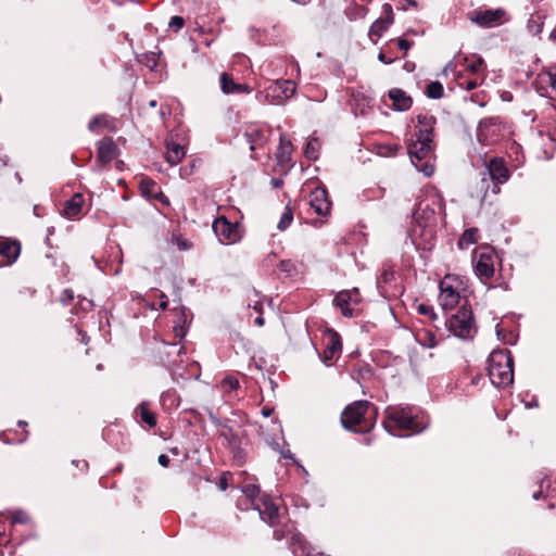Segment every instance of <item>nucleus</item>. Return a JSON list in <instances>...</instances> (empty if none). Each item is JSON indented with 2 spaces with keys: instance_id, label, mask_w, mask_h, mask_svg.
I'll return each instance as SVG.
<instances>
[{
  "instance_id": "f257e3e1",
  "label": "nucleus",
  "mask_w": 556,
  "mask_h": 556,
  "mask_svg": "<svg viewBox=\"0 0 556 556\" xmlns=\"http://www.w3.org/2000/svg\"><path fill=\"white\" fill-rule=\"evenodd\" d=\"M488 372L492 384L506 387L514 381V359L508 350L493 351L488 359Z\"/></svg>"
},
{
  "instance_id": "f03ea898",
  "label": "nucleus",
  "mask_w": 556,
  "mask_h": 556,
  "mask_svg": "<svg viewBox=\"0 0 556 556\" xmlns=\"http://www.w3.org/2000/svg\"><path fill=\"white\" fill-rule=\"evenodd\" d=\"M384 415L383 427L391 434H394L395 430H408L418 433L424 429L419 427L414 408L409 405H390L386 408Z\"/></svg>"
},
{
  "instance_id": "7ed1b4c3",
  "label": "nucleus",
  "mask_w": 556,
  "mask_h": 556,
  "mask_svg": "<svg viewBox=\"0 0 556 556\" xmlns=\"http://www.w3.org/2000/svg\"><path fill=\"white\" fill-rule=\"evenodd\" d=\"M446 326L450 332L462 340H471L477 333L472 311L465 304L447 319Z\"/></svg>"
},
{
  "instance_id": "20e7f679",
  "label": "nucleus",
  "mask_w": 556,
  "mask_h": 556,
  "mask_svg": "<svg viewBox=\"0 0 556 556\" xmlns=\"http://www.w3.org/2000/svg\"><path fill=\"white\" fill-rule=\"evenodd\" d=\"M208 417L212 424L217 428L218 434L226 441V446L232 452L233 458L238 464H242L245 454L241 450V439L238 432L230 425L229 419H220L214 413L210 412Z\"/></svg>"
},
{
  "instance_id": "39448f33",
  "label": "nucleus",
  "mask_w": 556,
  "mask_h": 556,
  "mask_svg": "<svg viewBox=\"0 0 556 556\" xmlns=\"http://www.w3.org/2000/svg\"><path fill=\"white\" fill-rule=\"evenodd\" d=\"M295 92V84L292 80H276L268 85L264 91L256 94V99L262 103L281 104L290 99Z\"/></svg>"
},
{
  "instance_id": "423d86ee",
  "label": "nucleus",
  "mask_w": 556,
  "mask_h": 556,
  "mask_svg": "<svg viewBox=\"0 0 556 556\" xmlns=\"http://www.w3.org/2000/svg\"><path fill=\"white\" fill-rule=\"evenodd\" d=\"M369 406L370 403L364 400L349 404L341 414V424L343 428L354 432H364L365 430H358L355 429V427L362 425Z\"/></svg>"
},
{
  "instance_id": "0eeeda50",
  "label": "nucleus",
  "mask_w": 556,
  "mask_h": 556,
  "mask_svg": "<svg viewBox=\"0 0 556 556\" xmlns=\"http://www.w3.org/2000/svg\"><path fill=\"white\" fill-rule=\"evenodd\" d=\"M213 230L223 244H233L241 239V229L238 223H230L226 217L220 216L213 223Z\"/></svg>"
},
{
  "instance_id": "6e6552de",
  "label": "nucleus",
  "mask_w": 556,
  "mask_h": 556,
  "mask_svg": "<svg viewBox=\"0 0 556 556\" xmlns=\"http://www.w3.org/2000/svg\"><path fill=\"white\" fill-rule=\"evenodd\" d=\"M506 11L502 8L494 10H475L467 14L468 18L483 28H492L502 24Z\"/></svg>"
},
{
  "instance_id": "1a4fd4ad",
  "label": "nucleus",
  "mask_w": 556,
  "mask_h": 556,
  "mask_svg": "<svg viewBox=\"0 0 556 556\" xmlns=\"http://www.w3.org/2000/svg\"><path fill=\"white\" fill-rule=\"evenodd\" d=\"M488 173L491 177V179L495 182V186L493 188V192L497 193L500 191V188L497 185L504 184L509 179V170L506 167L505 163L501 159H492L490 160L488 166H486Z\"/></svg>"
},
{
  "instance_id": "9d476101",
  "label": "nucleus",
  "mask_w": 556,
  "mask_h": 556,
  "mask_svg": "<svg viewBox=\"0 0 556 556\" xmlns=\"http://www.w3.org/2000/svg\"><path fill=\"white\" fill-rule=\"evenodd\" d=\"M21 253L17 241L0 238V267L13 264Z\"/></svg>"
},
{
  "instance_id": "9b49d317",
  "label": "nucleus",
  "mask_w": 556,
  "mask_h": 556,
  "mask_svg": "<svg viewBox=\"0 0 556 556\" xmlns=\"http://www.w3.org/2000/svg\"><path fill=\"white\" fill-rule=\"evenodd\" d=\"M254 508L258 510L261 519L270 526L279 518L278 505L267 495H264Z\"/></svg>"
},
{
  "instance_id": "f8f14e48",
  "label": "nucleus",
  "mask_w": 556,
  "mask_h": 556,
  "mask_svg": "<svg viewBox=\"0 0 556 556\" xmlns=\"http://www.w3.org/2000/svg\"><path fill=\"white\" fill-rule=\"evenodd\" d=\"M309 205L317 215L326 216L330 212L331 202L328 199V193L324 188H316L309 194Z\"/></svg>"
},
{
  "instance_id": "ddd939ff",
  "label": "nucleus",
  "mask_w": 556,
  "mask_h": 556,
  "mask_svg": "<svg viewBox=\"0 0 556 556\" xmlns=\"http://www.w3.org/2000/svg\"><path fill=\"white\" fill-rule=\"evenodd\" d=\"M433 143L432 139H422L417 137V140L408 146V154L412 162L422 161L432 152Z\"/></svg>"
},
{
  "instance_id": "4468645a",
  "label": "nucleus",
  "mask_w": 556,
  "mask_h": 556,
  "mask_svg": "<svg viewBox=\"0 0 556 556\" xmlns=\"http://www.w3.org/2000/svg\"><path fill=\"white\" fill-rule=\"evenodd\" d=\"M326 336L327 343L323 352V361L325 363L333 359L342 350L341 337L337 331L333 329H327Z\"/></svg>"
},
{
  "instance_id": "2eb2a0df",
  "label": "nucleus",
  "mask_w": 556,
  "mask_h": 556,
  "mask_svg": "<svg viewBox=\"0 0 556 556\" xmlns=\"http://www.w3.org/2000/svg\"><path fill=\"white\" fill-rule=\"evenodd\" d=\"M117 155V147L112 138L105 137L98 142L97 162L101 165L111 163Z\"/></svg>"
},
{
  "instance_id": "dca6fc26",
  "label": "nucleus",
  "mask_w": 556,
  "mask_h": 556,
  "mask_svg": "<svg viewBox=\"0 0 556 556\" xmlns=\"http://www.w3.org/2000/svg\"><path fill=\"white\" fill-rule=\"evenodd\" d=\"M440 291L439 301L444 311L452 309L458 304L460 295L452 286L442 281Z\"/></svg>"
},
{
  "instance_id": "f3484780",
  "label": "nucleus",
  "mask_w": 556,
  "mask_h": 556,
  "mask_svg": "<svg viewBox=\"0 0 556 556\" xmlns=\"http://www.w3.org/2000/svg\"><path fill=\"white\" fill-rule=\"evenodd\" d=\"M388 96L392 100V109L395 111H407L413 105V99L400 88L390 89Z\"/></svg>"
},
{
  "instance_id": "a211bd4d",
  "label": "nucleus",
  "mask_w": 556,
  "mask_h": 556,
  "mask_svg": "<svg viewBox=\"0 0 556 556\" xmlns=\"http://www.w3.org/2000/svg\"><path fill=\"white\" fill-rule=\"evenodd\" d=\"M243 138L245 142L250 144L251 151L263 147L268 140L266 131L257 127L248 128L243 134Z\"/></svg>"
},
{
  "instance_id": "6ab92c4d",
  "label": "nucleus",
  "mask_w": 556,
  "mask_h": 556,
  "mask_svg": "<svg viewBox=\"0 0 556 556\" xmlns=\"http://www.w3.org/2000/svg\"><path fill=\"white\" fill-rule=\"evenodd\" d=\"M476 274L480 278L490 279L494 275V265L491 255L480 254L475 265Z\"/></svg>"
},
{
  "instance_id": "aec40b11",
  "label": "nucleus",
  "mask_w": 556,
  "mask_h": 556,
  "mask_svg": "<svg viewBox=\"0 0 556 556\" xmlns=\"http://www.w3.org/2000/svg\"><path fill=\"white\" fill-rule=\"evenodd\" d=\"M185 154L186 151L181 144L174 142L173 140H166L165 159L169 165H177L184 159Z\"/></svg>"
},
{
  "instance_id": "412c9836",
  "label": "nucleus",
  "mask_w": 556,
  "mask_h": 556,
  "mask_svg": "<svg viewBox=\"0 0 556 556\" xmlns=\"http://www.w3.org/2000/svg\"><path fill=\"white\" fill-rule=\"evenodd\" d=\"M417 122L419 125L417 137L422 139H432V130L437 122L435 117L428 114H419L417 115Z\"/></svg>"
},
{
  "instance_id": "4be33fe9",
  "label": "nucleus",
  "mask_w": 556,
  "mask_h": 556,
  "mask_svg": "<svg viewBox=\"0 0 556 556\" xmlns=\"http://www.w3.org/2000/svg\"><path fill=\"white\" fill-rule=\"evenodd\" d=\"M84 202L85 200L83 194L75 193L71 199L65 201L63 214L68 218L77 216L81 212Z\"/></svg>"
},
{
  "instance_id": "5701e85b",
  "label": "nucleus",
  "mask_w": 556,
  "mask_h": 556,
  "mask_svg": "<svg viewBox=\"0 0 556 556\" xmlns=\"http://www.w3.org/2000/svg\"><path fill=\"white\" fill-rule=\"evenodd\" d=\"M333 304L336 307H338L341 311L343 316H345V317L354 316V311L351 307L352 306L351 294L348 293L345 290L340 291L336 295V298L333 299Z\"/></svg>"
},
{
  "instance_id": "b1692460",
  "label": "nucleus",
  "mask_w": 556,
  "mask_h": 556,
  "mask_svg": "<svg viewBox=\"0 0 556 556\" xmlns=\"http://www.w3.org/2000/svg\"><path fill=\"white\" fill-rule=\"evenodd\" d=\"M292 144L291 141L280 136V142L276 152V159L279 164H286L291 160Z\"/></svg>"
},
{
  "instance_id": "393cba45",
  "label": "nucleus",
  "mask_w": 556,
  "mask_h": 556,
  "mask_svg": "<svg viewBox=\"0 0 556 556\" xmlns=\"http://www.w3.org/2000/svg\"><path fill=\"white\" fill-rule=\"evenodd\" d=\"M479 240V229L468 228L466 229L460 238L458 239L457 245L460 250L468 249L469 245L477 243Z\"/></svg>"
},
{
  "instance_id": "a878e982",
  "label": "nucleus",
  "mask_w": 556,
  "mask_h": 556,
  "mask_svg": "<svg viewBox=\"0 0 556 556\" xmlns=\"http://www.w3.org/2000/svg\"><path fill=\"white\" fill-rule=\"evenodd\" d=\"M135 413L140 416V419L142 422L147 424L150 428H153L156 426V417L155 415L149 409V404L147 402H141Z\"/></svg>"
},
{
  "instance_id": "bb28decb",
  "label": "nucleus",
  "mask_w": 556,
  "mask_h": 556,
  "mask_svg": "<svg viewBox=\"0 0 556 556\" xmlns=\"http://www.w3.org/2000/svg\"><path fill=\"white\" fill-rule=\"evenodd\" d=\"M426 94L430 99H441L444 94L443 85L440 81H431L426 87Z\"/></svg>"
},
{
  "instance_id": "cd10ccee",
  "label": "nucleus",
  "mask_w": 556,
  "mask_h": 556,
  "mask_svg": "<svg viewBox=\"0 0 556 556\" xmlns=\"http://www.w3.org/2000/svg\"><path fill=\"white\" fill-rule=\"evenodd\" d=\"M391 25L388 21L380 17L377 21L372 23V25L369 28V36H377L381 37L382 34L388 29V27Z\"/></svg>"
},
{
  "instance_id": "c85d7f7f",
  "label": "nucleus",
  "mask_w": 556,
  "mask_h": 556,
  "mask_svg": "<svg viewBox=\"0 0 556 556\" xmlns=\"http://www.w3.org/2000/svg\"><path fill=\"white\" fill-rule=\"evenodd\" d=\"M219 81H220V89H222V91L225 94L233 93L235 86H236L237 83H235V80H233L231 75H229L228 73L224 72L220 75Z\"/></svg>"
},
{
  "instance_id": "c756f323",
  "label": "nucleus",
  "mask_w": 556,
  "mask_h": 556,
  "mask_svg": "<svg viewBox=\"0 0 556 556\" xmlns=\"http://www.w3.org/2000/svg\"><path fill=\"white\" fill-rule=\"evenodd\" d=\"M320 148V143L317 139H312L307 142L304 154L309 160H316L318 157V151Z\"/></svg>"
},
{
  "instance_id": "7c9ffc66",
  "label": "nucleus",
  "mask_w": 556,
  "mask_h": 556,
  "mask_svg": "<svg viewBox=\"0 0 556 556\" xmlns=\"http://www.w3.org/2000/svg\"><path fill=\"white\" fill-rule=\"evenodd\" d=\"M292 220H293L292 210L289 206H286V208L280 217V220L278 223V226H277L278 229L281 231L286 230L290 226Z\"/></svg>"
},
{
  "instance_id": "2f4dec72",
  "label": "nucleus",
  "mask_w": 556,
  "mask_h": 556,
  "mask_svg": "<svg viewBox=\"0 0 556 556\" xmlns=\"http://www.w3.org/2000/svg\"><path fill=\"white\" fill-rule=\"evenodd\" d=\"M140 191L146 197H154V189L156 187L155 182L149 178H143L140 181Z\"/></svg>"
},
{
  "instance_id": "473e14b6",
  "label": "nucleus",
  "mask_w": 556,
  "mask_h": 556,
  "mask_svg": "<svg viewBox=\"0 0 556 556\" xmlns=\"http://www.w3.org/2000/svg\"><path fill=\"white\" fill-rule=\"evenodd\" d=\"M220 387L226 392L235 391L239 388V380L232 376H227L222 380Z\"/></svg>"
},
{
  "instance_id": "72a5a7b5",
  "label": "nucleus",
  "mask_w": 556,
  "mask_h": 556,
  "mask_svg": "<svg viewBox=\"0 0 556 556\" xmlns=\"http://www.w3.org/2000/svg\"><path fill=\"white\" fill-rule=\"evenodd\" d=\"M485 62L481 56H477L475 61L467 64V70L472 74H478L479 72L485 70Z\"/></svg>"
},
{
  "instance_id": "f704fd0d",
  "label": "nucleus",
  "mask_w": 556,
  "mask_h": 556,
  "mask_svg": "<svg viewBox=\"0 0 556 556\" xmlns=\"http://www.w3.org/2000/svg\"><path fill=\"white\" fill-rule=\"evenodd\" d=\"M106 124V116L105 115H97L93 118H91L88 123V129L90 131H96L100 126H103Z\"/></svg>"
},
{
  "instance_id": "c9c22d12",
  "label": "nucleus",
  "mask_w": 556,
  "mask_h": 556,
  "mask_svg": "<svg viewBox=\"0 0 556 556\" xmlns=\"http://www.w3.org/2000/svg\"><path fill=\"white\" fill-rule=\"evenodd\" d=\"M393 276L394 273L391 268H383L377 279L378 286L389 283L393 279Z\"/></svg>"
},
{
  "instance_id": "e433bc0d",
  "label": "nucleus",
  "mask_w": 556,
  "mask_h": 556,
  "mask_svg": "<svg viewBox=\"0 0 556 556\" xmlns=\"http://www.w3.org/2000/svg\"><path fill=\"white\" fill-rule=\"evenodd\" d=\"M417 311L419 314L429 316L431 320H435L438 318L437 313L434 312L432 306L426 305V304H419L417 307Z\"/></svg>"
},
{
  "instance_id": "4c0bfd02",
  "label": "nucleus",
  "mask_w": 556,
  "mask_h": 556,
  "mask_svg": "<svg viewBox=\"0 0 556 556\" xmlns=\"http://www.w3.org/2000/svg\"><path fill=\"white\" fill-rule=\"evenodd\" d=\"M292 545L293 546H299L300 549H302L303 552L309 554V551L307 549V544L305 542V539L300 533H296V534L292 535Z\"/></svg>"
},
{
  "instance_id": "58836bf2",
  "label": "nucleus",
  "mask_w": 556,
  "mask_h": 556,
  "mask_svg": "<svg viewBox=\"0 0 556 556\" xmlns=\"http://www.w3.org/2000/svg\"><path fill=\"white\" fill-rule=\"evenodd\" d=\"M243 493L249 500L254 501L260 494V488L254 484H248L243 488Z\"/></svg>"
},
{
  "instance_id": "ea45409f",
  "label": "nucleus",
  "mask_w": 556,
  "mask_h": 556,
  "mask_svg": "<svg viewBox=\"0 0 556 556\" xmlns=\"http://www.w3.org/2000/svg\"><path fill=\"white\" fill-rule=\"evenodd\" d=\"M278 267H279V269L281 271H285V273H288V274H291L292 271L295 270V265L291 261H289V260L281 261L279 263Z\"/></svg>"
},
{
  "instance_id": "a19ab883",
  "label": "nucleus",
  "mask_w": 556,
  "mask_h": 556,
  "mask_svg": "<svg viewBox=\"0 0 556 556\" xmlns=\"http://www.w3.org/2000/svg\"><path fill=\"white\" fill-rule=\"evenodd\" d=\"M164 348H165V353L167 355H172L174 353L180 354L182 352V350H184L182 346L177 348L176 343H164Z\"/></svg>"
},
{
  "instance_id": "79ce46f5",
  "label": "nucleus",
  "mask_w": 556,
  "mask_h": 556,
  "mask_svg": "<svg viewBox=\"0 0 556 556\" xmlns=\"http://www.w3.org/2000/svg\"><path fill=\"white\" fill-rule=\"evenodd\" d=\"M185 20L181 16L175 15L170 18L168 26L176 28V30L182 28Z\"/></svg>"
},
{
  "instance_id": "37998d69",
  "label": "nucleus",
  "mask_w": 556,
  "mask_h": 556,
  "mask_svg": "<svg viewBox=\"0 0 556 556\" xmlns=\"http://www.w3.org/2000/svg\"><path fill=\"white\" fill-rule=\"evenodd\" d=\"M382 11L384 14L383 18L392 24L394 21L392 7L389 3H384L382 7Z\"/></svg>"
},
{
  "instance_id": "c03bdc74",
  "label": "nucleus",
  "mask_w": 556,
  "mask_h": 556,
  "mask_svg": "<svg viewBox=\"0 0 556 556\" xmlns=\"http://www.w3.org/2000/svg\"><path fill=\"white\" fill-rule=\"evenodd\" d=\"M351 294V303L352 305H357L361 303V295L357 288H353L352 290H345Z\"/></svg>"
},
{
  "instance_id": "a18cd8bd",
  "label": "nucleus",
  "mask_w": 556,
  "mask_h": 556,
  "mask_svg": "<svg viewBox=\"0 0 556 556\" xmlns=\"http://www.w3.org/2000/svg\"><path fill=\"white\" fill-rule=\"evenodd\" d=\"M74 299V292L71 289H65L62 292L61 301L65 304L70 303Z\"/></svg>"
},
{
  "instance_id": "49530a36",
  "label": "nucleus",
  "mask_w": 556,
  "mask_h": 556,
  "mask_svg": "<svg viewBox=\"0 0 556 556\" xmlns=\"http://www.w3.org/2000/svg\"><path fill=\"white\" fill-rule=\"evenodd\" d=\"M251 92V88L247 84H236L233 93Z\"/></svg>"
},
{
  "instance_id": "de8ad7c7",
  "label": "nucleus",
  "mask_w": 556,
  "mask_h": 556,
  "mask_svg": "<svg viewBox=\"0 0 556 556\" xmlns=\"http://www.w3.org/2000/svg\"><path fill=\"white\" fill-rule=\"evenodd\" d=\"M413 42L406 40V39H403V38H400L397 40V47L401 49V50H404L405 52L412 47Z\"/></svg>"
},
{
  "instance_id": "09e8293b",
  "label": "nucleus",
  "mask_w": 556,
  "mask_h": 556,
  "mask_svg": "<svg viewBox=\"0 0 556 556\" xmlns=\"http://www.w3.org/2000/svg\"><path fill=\"white\" fill-rule=\"evenodd\" d=\"M459 86L465 88L466 90L470 91L478 87V83H477V80L472 79V80L466 81L465 84H459Z\"/></svg>"
},
{
  "instance_id": "8fccbe9b",
  "label": "nucleus",
  "mask_w": 556,
  "mask_h": 556,
  "mask_svg": "<svg viewBox=\"0 0 556 556\" xmlns=\"http://www.w3.org/2000/svg\"><path fill=\"white\" fill-rule=\"evenodd\" d=\"M159 298L161 300L160 302V308L161 309H166L167 308V305H168V299H167V295L163 292H160L159 294Z\"/></svg>"
},
{
  "instance_id": "3c124183",
  "label": "nucleus",
  "mask_w": 556,
  "mask_h": 556,
  "mask_svg": "<svg viewBox=\"0 0 556 556\" xmlns=\"http://www.w3.org/2000/svg\"><path fill=\"white\" fill-rule=\"evenodd\" d=\"M427 338H428V343H426V345L428 348H434L437 345V340H435L434 334L431 332H428Z\"/></svg>"
},
{
  "instance_id": "603ef678",
  "label": "nucleus",
  "mask_w": 556,
  "mask_h": 556,
  "mask_svg": "<svg viewBox=\"0 0 556 556\" xmlns=\"http://www.w3.org/2000/svg\"><path fill=\"white\" fill-rule=\"evenodd\" d=\"M73 465H75L80 470H87L88 469V463L86 460H73Z\"/></svg>"
},
{
  "instance_id": "864d4df0",
  "label": "nucleus",
  "mask_w": 556,
  "mask_h": 556,
  "mask_svg": "<svg viewBox=\"0 0 556 556\" xmlns=\"http://www.w3.org/2000/svg\"><path fill=\"white\" fill-rule=\"evenodd\" d=\"M159 464H160L161 466H163V467H167V466H168V464H169V458H168V456H167V455H165V454H161V455L159 456Z\"/></svg>"
},
{
  "instance_id": "5fc2aeb1",
  "label": "nucleus",
  "mask_w": 556,
  "mask_h": 556,
  "mask_svg": "<svg viewBox=\"0 0 556 556\" xmlns=\"http://www.w3.org/2000/svg\"><path fill=\"white\" fill-rule=\"evenodd\" d=\"M378 60L384 64H391L393 62V59L387 58V55L382 52L378 54Z\"/></svg>"
},
{
  "instance_id": "6e6d98bb",
  "label": "nucleus",
  "mask_w": 556,
  "mask_h": 556,
  "mask_svg": "<svg viewBox=\"0 0 556 556\" xmlns=\"http://www.w3.org/2000/svg\"><path fill=\"white\" fill-rule=\"evenodd\" d=\"M549 85L556 91V73L549 75Z\"/></svg>"
},
{
  "instance_id": "4d7b16f0",
  "label": "nucleus",
  "mask_w": 556,
  "mask_h": 556,
  "mask_svg": "<svg viewBox=\"0 0 556 556\" xmlns=\"http://www.w3.org/2000/svg\"><path fill=\"white\" fill-rule=\"evenodd\" d=\"M271 412H273V410H271L270 408H263V409H262V415H263L264 417H269V416H270V414H271Z\"/></svg>"
},
{
  "instance_id": "13d9d810",
  "label": "nucleus",
  "mask_w": 556,
  "mask_h": 556,
  "mask_svg": "<svg viewBox=\"0 0 556 556\" xmlns=\"http://www.w3.org/2000/svg\"><path fill=\"white\" fill-rule=\"evenodd\" d=\"M255 324H256V325H258V326H263V325H264V318H263V317H261V316H260V317H257V318L255 319Z\"/></svg>"
},
{
  "instance_id": "bf43d9fd",
  "label": "nucleus",
  "mask_w": 556,
  "mask_h": 556,
  "mask_svg": "<svg viewBox=\"0 0 556 556\" xmlns=\"http://www.w3.org/2000/svg\"><path fill=\"white\" fill-rule=\"evenodd\" d=\"M271 184H273L275 187H279V186L282 184V181H281V180H279V179H273V180H271Z\"/></svg>"
},
{
  "instance_id": "052dcab7",
  "label": "nucleus",
  "mask_w": 556,
  "mask_h": 556,
  "mask_svg": "<svg viewBox=\"0 0 556 556\" xmlns=\"http://www.w3.org/2000/svg\"><path fill=\"white\" fill-rule=\"evenodd\" d=\"M191 173V170H188L187 168H181L180 169V175L184 176V175H189Z\"/></svg>"
},
{
  "instance_id": "680f3d73",
  "label": "nucleus",
  "mask_w": 556,
  "mask_h": 556,
  "mask_svg": "<svg viewBox=\"0 0 556 556\" xmlns=\"http://www.w3.org/2000/svg\"><path fill=\"white\" fill-rule=\"evenodd\" d=\"M551 39L556 40V28L549 35Z\"/></svg>"
},
{
  "instance_id": "e2e57ef3",
  "label": "nucleus",
  "mask_w": 556,
  "mask_h": 556,
  "mask_svg": "<svg viewBox=\"0 0 556 556\" xmlns=\"http://www.w3.org/2000/svg\"><path fill=\"white\" fill-rule=\"evenodd\" d=\"M540 496H541V492H535V493H533V498H534V500H539V498H540Z\"/></svg>"
},
{
  "instance_id": "0e129e2a",
  "label": "nucleus",
  "mask_w": 556,
  "mask_h": 556,
  "mask_svg": "<svg viewBox=\"0 0 556 556\" xmlns=\"http://www.w3.org/2000/svg\"><path fill=\"white\" fill-rule=\"evenodd\" d=\"M282 456H283L285 458H292V455H291V453H290V452H288V453H282Z\"/></svg>"
},
{
  "instance_id": "69168bd1",
  "label": "nucleus",
  "mask_w": 556,
  "mask_h": 556,
  "mask_svg": "<svg viewBox=\"0 0 556 556\" xmlns=\"http://www.w3.org/2000/svg\"><path fill=\"white\" fill-rule=\"evenodd\" d=\"M18 426H21V427H25V426H27V422H26V421H24V420H20V421H18Z\"/></svg>"
},
{
  "instance_id": "338daca9",
  "label": "nucleus",
  "mask_w": 556,
  "mask_h": 556,
  "mask_svg": "<svg viewBox=\"0 0 556 556\" xmlns=\"http://www.w3.org/2000/svg\"><path fill=\"white\" fill-rule=\"evenodd\" d=\"M149 104H150V106L154 108V106L156 105V101H155V100H152V101H150V103H149Z\"/></svg>"
},
{
  "instance_id": "774afa93",
  "label": "nucleus",
  "mask_w": 556,
  "mask_h": 556,
  "mask_svg": "<svg viewBox=\"0 0 556 556\" xmlns=\"http://www.w3.org/2000/svg\"><path fill=\"white\" fill-rule=\"evenodd\" d=\"M227 488V483L226 482H222V489L225 490Z\"/></svg>"
}]
</instances>
